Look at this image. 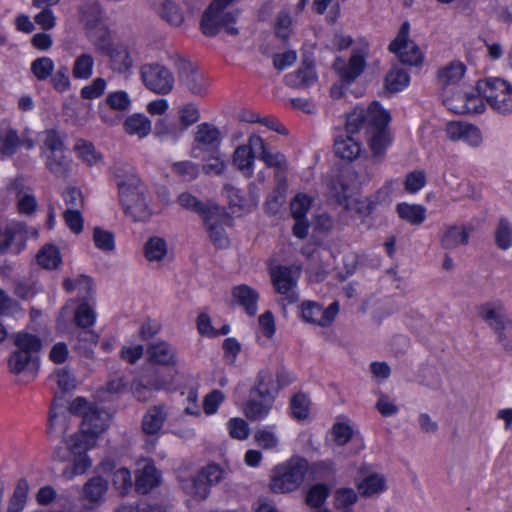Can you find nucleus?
Wrapping results in <instances>:
<instances>
[{
  "label": "nucleus",
  "mask_w": 512,
  "mask_h": 512,
  "mask_svg": "<svg viewBox=\"0 0 512 512\" xmlns=\"http://www.w3.org/2000/svg\"><path fill=\"white\" fill-rule=\"evenodd\" d=\"M69 413L82 417L80 429L64 439V447L57 448L53 459L69 461L70 467L63 471L67 479L82 475L91 467L92 461L87 452L95 448L98 441L109 427L110 415L96 409L82 397H77L69 404Z\"/></svg>",
  "instance_id": "f257e3e1"
},
{
  "label": "nucleus",
  "mask_w": 512,
  "mask_h": 512,
  "mask_svg": "<svg viewBox=\"0 0 512 512\" xmlns=\"http://www.w3.org/2000/svg\"><path fill=\"white\" fill-rule=\"evenodd\" d=\"M120 203L124 212L135 221H145L152 211L147 189L134 169L126 163H116L113 167Z\"/></svg>",
  "instance_id": "f03ea898"
},
{
  "label": "nucleus",
  "mask_w": 512,
  "mask_h": 512,
  "mask_svg": "<svg viewBox=\"0 0 512 512\" xmlns=\"http://www.w3.org/2000/svg\"><path fill=\"white\" fill-rule=\"evenodd\" d=\"M178 202L183 208L201 216L208 237L216 247L224 248L229 245L226 230L232 227L233 218L224 207L214 202H201L189 193L180 194Z\"/></svg>",
  "instance_id": "7ed1b4c3"
},
{
  "label": "nucleus",
  "mask_w": 512,
  "mask_h": 512,
  "mask_svg": "<svg viewBox=\"0 0 512 512\" xmlns=\"http://www.w3.org/2000/svg\"><path fill=\"white\" fill-rule=\"evenodd\" d=\"M237 1L211 0L200 18L199 28L202 34L207 37H215L224 31L229 35H237L241 10L230 8Z\"/></svg>",
  "instance_id": "20e7f679"
},
{
  "label": "nucleus",
  "mask_w": 512,
  "mask_h": 512,
  "mask_svg": "<svg viewBox=\"0 0 512 512\" xmlns=\"http://www.w3.org/2000/svg\"><path fill=\"white\" fill-rule=\"evenodd\" d=\"M310 470L309 462L299 456H293L273 467L269 488L273 493L286 494L298 490Z\"/></svg>",
  "instance_id": "39448f33"
},
{
  "label": "nucleus",
  "mask_w": 512,
  "mask_h": 512,
  "mask_svg": "<svg viewBox=\"0 0 512 512\" xmlns=\"http://www.w3.org/2000/svg\"><path fill=\"white\" fill-rule=\"evenodd\" d=\"M485 107L488 105L498 115L512 114V83L499 76H488L478 80Z\"/></svg>",
  "instance_id": "423d86ee"
},
{
  "label": "nucleus",
  "mask_w": 512,
  "mask_h": 512,
  "mask_svg": "<svg viewBox=\"0 0 512 512\" xmlns=\"http://www.w3.org/2000/svg\"><path fill=\"white\" fill-rule=\"evenodd\" d=\"M444 105L456 114H479L485 111L482 93L475 86H461L446 89L442 94Z\"/></svg>",
  "instance_id": "0eeeda50"
},
{
  "label": "nucleus",
  "mask_w": 512,
  "mask_h": 512,
  "mask_svg": "<svg viewBox=\"0 0 512 512\" xmlns=\"http://www.w3.org/2000/svg\"><path fill=\"white\" fill-rule=\"evenodd\" d=\"M478 315L494 331L498 343L507 351H512V318L500 302H486L478 307Z\"/></svg>",
  "instance_id": "6e6552de"
},
{
  "label": "nucleus",
  "mask_w": 512,
  "mask_h": 512,
  "mask_svg": "<svg viewBox=\"0 0 512 512\" xmlns=\"http://www.w3.org/2000/svg\"><path fill=\"white\" fill-rule=\"evenodd\" d=\"M41 156L49 171L56 176H63L69 169L65 156L63 141L54 130H46L39 134Z\"/></svg>",
  "instance_id": "1a4fd4ad"
},
{
  "label": "nucleus",
  "mask_w": 512,
  "mask_h": 512,
  "mask_svg": "<svg viewBox=\"0 0 512 512\" xmlns=\"http://www.w3.org/2000/svg\"><path fill=\"white\" fill-rule=\"evenodd\" d=\"M390 120V113L378 102H373L367 109L357 107L347 116V130L352 133L358 132L363 124L367 131L387 129Z\"/></svg>",
  "instance_id": "9d476101"
},
{
  "label": "nucleus",
  "mask_w": 512,
  "mask_h": 512,
  "mask_svg": "<svg viewBox=\"0 0 512 512\" xmlns=\"http://www.w3.org/2000/svg\"><path fill=\"white\" fill-rule=\"evenodd\" d=\"M140 78L144 87L157 95H168L175 87L173 72L160 63L143 64L140 67Z\"/></svg>",
  "instance_id": "9b49d317"
},
{
  "label": "nucleus",
  "mask_w": 512,
  "mask_h": 512,
  "mask_svg": "<svg viewBox=\"0 0 512 512\" xmlns=\"http://www.w3.org/2000/svg\"><path fill=\"white\" fill-rule=\"evenodd\" d=\"M74 314V322L80 328H88L96 322L95 304L92 300H69L61 309L57 320V328L61 332L67 331L70 314Z\"/></svg>",
  "instance_id": "f8f14e48"
},
{
  "label": "nucleus",
  "mask_w": 512,
  "mask_h": 512,
  "mask_svg": "<svg viewBox=\"0 0 512 512\" xmlns=\"http://www.w3.org/2000/svg\"><path fill=\"white\" fill-rule=\"evenodd\" d=\"M389 50L406 65L418 66L424 59L422 50L410 38V26L406 22L401 25L395 38L389 44Z\"/></svg>",
  "instance_id": "ddd939ff"
},
{
  "label": "nucleus",
  "mask_w": 512,
  "mask_h": 512,
  "mask_svg": "<svg viewBox=\"0 0 512 512\" xmlns=\"http://www.w3.org/2000/svg\"><path fill=\"white\" fill-rule=\"evenodd\" d=\"M132 108V98L125 90L110 91L99 107V117L108 126L118 125Z\"/></svg>",
  "instance_id": "4468645a"
},
{
  "label": "nucleus",
  "mask_w": 512,
  "mask_h": 512,
  "mask_svg": "<svg viewBox=\"0 0 512 512\" xmlns=\"http://www.w3.org/2000/svg\"><path fill=\"white\" fill-rule=\"evenodd\" d=\"M300 274L301 268L298 266H276L270 271L272 284L286 304H292L299 298L295 289Z\"/></svg>",
  "instance_id": "2eb2a0df"
},
{
  "label": "nucleus",
  "mask_w": 512,
  "mask_h": 512,
  "mask_svg": "<svg viewBox=\"0 0 512 512\" xmlns=\"http://www.w3.org/2000/svg\"><path fill=\"white\" fill-rule=\"evenodd\" d=\"M355 485L358 493L363 497H375L388 489L386 476L371 464L359 466L355 477Z\"/></svg>",
  "instance_id": "dca6fc26"
},
{
  "label": "nucleus",
  "mask_w": 512,
  "mask_h": 512,
  "mask_svg": "<svg viewBox=\"0 0 512 512\" xmlns=\"http://www.w3.org/2000/svg\"><path fill=\"white\" fill-rule=\"evenodd\" d=\"M264 148V140L259 135L249 136L247 143L236 147L232 155V163L240 173L250 178L254 173L255 155Z\"/></svg>",
  "instance_id": "f3484780"
},
{
  "label": "nucleus",
  "mask_w": 512,
  "mask_h": 512,
  "mask_svg": "<svg viewBox=\"0 0 512 512\" xmlns=\"http://www.w3.org/2000/svg\"><path fill=\"white\" fill-rule=\"evenodd\" d=\"M222 137L220 130L212 124L202 123L196 127L193 157H204L205 154L217 153L220 150Z\"/></svg>",
  "instance_id": "a211bd4d"
},
{
  "label": "nucleus",
  "mask_w": 512,
  "mask_h": 512,
  "mask_svg": "<svg viewBox=\"0 0 512 512\" xmlns=\"http://www.w3.org/2000/svg\"><path fill=\"white\" fill-rule=\"evenodd\" d=\"M339 312V304L331 303L325 309L314 301H304L299 306V314L301 319L309 324L320 327H328L335 320Z\"/></svg>",
  "instance_id": "6ab92c4d"
},
{
  "label": "nucleus",
  "mask_w": 512,
  "mask_h": 512,
  "mask_svg": "<svg viewBox=\"0 0 512 512\" xmlns=\"http://www.w3.org/2000/svg\"><path fill=\"white\" fill-rule=\"evenodd\" d=\"M173 376L156 375L152 379L137 378L131 385V392L138 401L150 400L156 391H175L177 387L173 383Z\"/></svg>",
  "instance_id": "aec40b11"
},
{
  "label": "nucleus",
  "mask_w": 512,
  "mask_h": 512,
  "mask_svg": "<svg viewBox=\"0 0 512 512\" xmlns=\"http://www.w3.org/2000/svg\"><path fill=\"white\" fill-rule=\"evenodd\" d=\"M366 56V49H353L349 61L338 58L334 62L333 69L342 82L350 84L364 71Z\"/></svg>",
  "instance_id": "412c9836"
},
{
  "label": "nucleus",
  "mask_w": 512,
  "mask_h": 512,
  "mask_svg": "<svg viewBox=\"0 0 512 512\" xmlns=\"http://www.w3.org/2000/svg\"><path fill=\"white\" fill-rule=\"evenodd\" d=\"M179 79L184 89L195 97H205L210 91L209 78L195 65H185L179 73Z\"/></svg>",
  "instance_id": "4be33fe9"
},
{
  "label": "nucleus",
  "mask_w": 512,
  "mask_h": 512,
  "mask_svg": "<svg viewBox=\"0 0 512 512\" xmlns=\"http://www.w3.org/2000/svg\"><path fill=\"white\" fill-rule=\"evenodd\" d=\"M152 5L156 14L173 28H185L188 14H193L188 3H186L188 13L174 0H155Z\"/></svg>",
  "instance_id": "5701e85b"
},
{
  "label": "nucleus",
  "mask_w": 512,
  "mask_h": 512,
  "mask_svg": "<svg viewBox=\"0 0 512 512\" xmlns=\"http://www.w3.org/2000/svg\"><path fill=\"white\" fill-rule=\"evenodd\" d=\"M331 435L334 443L344 446L350 441L356 446L355 452L361 451L364 447V440L357 431L352 420L345 415H338L332 426Z\"/></svg>",
  "instance_id": "b1692460"
},
{
  "label": "nucleus",
  "mask_w": 512,
  "mask_h": 512,
  "mask_svg": "<svg viewBox=\"0 0 512 512\" xmlns=\"http://www.w3.org/2000/svg\"><path fill=\"white\" fill-rule=\"evenodd\" d=\"M445 134L453 142H462L470 147H479L483 142L481 130L467 122L452 121L446 124Z\"/></svg>",
  "instance_id": "393cba45"
},
{
  "label": "nucleus",
  "mask_w": 512,
  "mask_h": 512,
  "mask_svg": "<svg viewBox=\"0 0 512 512\" xmlns=\"http://www.w3.org/2000/svg\"><path fill=\"white\" fill-rule=\"evenodd\" d=\"M288 383L289 380L283 374L271 369H262L259 371L251 391H254L256 395L271 396L275 400L278 392Z\"/></svg>",
  "instance_id": "a878e982"
},
{
  "label": "nucleus",
  "mask_w": 512,
  "mask_h": 512,
  "mask_svg": "<svg viewBox=\"0 0 512 512\" xmlns=\"http://www.w3.org/2000/svg\"><path fill=\"white\" fill-rule=\"evenodd\" d=\"M22 223L8 222L0 225V252L18 254L25 249Z\"/></svg>",
  "instance_id": "bb28decb"
},
{
  "label": "nucleus",
  "mask_w": 512,
  "mask_h": 512,
  "mask_svg": "<svg viewBox=\"0 0 512 512\" xmlns=\"http://www.w3.org/2000/svg\"><path fill=\"white\" fill-rule=\"evenodd\" d=\"M135 473V486L141 493H148L161 482V475L150 459L139 460Z\"/></svg>",
  "instance_id": "cd10ccee"
},
{
  "label": "nucleus",
  "mask_w": 512,
  "mask_h": 512,
  "mask_svg": "<svg viewBox=\"0 0 512 512\" xmlns=\"http://www.w3.org/2000/svg\"><path fill=\"white\" fill-rule=\"evenodd\" d=\"M274 399L271 396L256 395L250 391L248 401L244 404L243 413L251 421H261L270 414Z\"/></svg>",
  "instance_id": "c85d7f7f"
},
{
  "label": "nucleus",
  "mask_w": 512,
  "mask_h": 512,
  "mask_svg": "<svg viewBox=\"0 0 512 512\" xmlns=\"http://www.w3.org/2000/svg\"><path fill=\"white\" fill-rule=\"evenodd\" d=\"M258 300V292L246 284L234 286L231 290L230 305L241 307L250 316L256 314Z\"/></svg>",
  "instance_id": "c756f323"
},
{
  "label": "nucleus",
  "mask_w": 512,
  "mask_h": 512,
  "mask_svg": "<svg viewBox=\"0 0 512 512\" xmlns=\"http://www.w3.org/2000/svg\"><path fill=\"white\" fill-rule=\"evenodd\" d=\"M199 383L192 377L187 378L183 387L180 388V394L183 397V412L187 416L200 417L202 415L199 402Z\"/></svg>",
  "instance_id": "7c9ffc66"
},
{
  "label": "nucleus",
  "mask_w": 512,
  "mask_h": 512,
  "mask_svg": "<svg viewBox=\"0 0 512 512\" xmlns=\"http://www.w3.org/2000/svg\"><path fill=\"white\" fill-rule=\"evenodd\" d=\"M147 355L149 361L153 364L176 367L179 363L176 349L164 341L151 344L147 350Z\"/></svg>",
  "instance_id": "2f4dec72"
},
{
  "label": "nucleus",
  "mask_w": 512,
  "mask_h": 512,
  "mask_svg": "<svg viewBox=\"0 0 512 512\" xmlns=\"http://www.w3.org/2000/svg\"><path fill=\"white\" fill-rule=\"evenodd\" d=\"M87 37L95 51L106 56L118 43L114 41L109 29L103 24L87 28Z\"/></svg>",
  "instance_id": "473e14b6"
},
{
  "label": "nucleus",
  "mask_w": 512,
  "mask_h": 512,
  "mask_svg": "<svg viewBox=\"0 0 512 512\" xmlns=\"http://www.w3.org/2000/svg\"><path fill=\"white\" fill-rule=\"evenodd\" d=\"M357 132H348L346 135L337 137L334 143L335 154L347 161L356 159L361 153V143L359 138L355 135Z\"/></svg>",
  "instance_id": "72a5a7b5"
},
{
  "label": "nucleus",
  "mask_w": 512,
  "mask_h": 512,
  "mask_svg": "<svg viewBox=\"0 0 512 512\" xmlns=\"http://www.w3.org/2000/svg\"><path fill=\"white\" fill-rule=\"evenodd\" d=\"M8 368L14 374L29 372L34 374L39 367L38 356L15 349L9 356Z\"/></svg>",
  "instance_id": "f704fd0d"
},
{
  "label": "nucleus",
  "mask_w": 512,
  "mask_h": 512,
  "mask_svg": "<svg viewBox=\"0 0 512 512\" xmlns=\"http://www.w3.org/2000/svg\"><path fill=\"white\" fill-rule=\"evenodd\" d=\"M143 255L150 263H163L170 258L171 253L164 238L152 236L144 243Z\"/></svg>",
  "instance_id": "c9c22d12"
},
{
  "label": "nucleus",
  "mask_w": 512,
  "mask_h": 512,
  "mask_svg": "<svg viewBox=\"0 0 512 512\" xmlns=\"http://www.w3.org/2000/svg\"><path fill=\"white\" fill-rule=\"evenodd\" d=\"M166 406H153L147 410L142 419V430L147 435H158L167 419Z\"/></svg>",
  "instance_id": "e433bc0d"
},
{
  "label": "nucleus",
  "mask_w": 512,
  "mask_h": 512,
  "mask_svg": "<svg viewBox=\"0 0 512 512\" xmlns=\"http://www.w3.org/2000/svg\"><path fill=\"white\" fill-rule=\"evenodd\" d=\"M110 68L119 74H125L133 68V58L124 44L118 43L107 55Z\"/></svg>",
  "instance_id": "4c0bfd02"
},
{
  "label": "nucleus",
  "mask_w": 512,
  "mask_h": 512,
  "mask_svg": "<svg viewBox=\"0 0 512 512\" xmlns=\"http://www.w3.org/2000/svg\"><path fill=\"white\" fill-rule=\"evenodd\" d=\"M466 66L463 62L455 60L442 67L438 72L439 83L446 89L457 87V83L464 77Z\"/></svg>",
  "instance_id": "58836bf2"
},
{
  "label": "nucleus",
  "mask_w": 512,
  "mask_h": 512,
  "mask_svg": "<svg viewBox=\"0 0 512 512\" xmlns=\"http://www.w3.org/2000/svg\"><path fill=\"white\" fill-rule=\"evenodd\" d=\"M35 261L45 270H56L62 265L63 257L57 245L47 243L38 250Z\"/></svg>",
  "instance_id": "ea45409f"
},
{
  "label": "nucleus",
  "mask_w": 512,
  "mask_h": 512,
  "mask_svg": "<svg viewBox=\"0 0 512 512\" xmlns=\"http://www.w3.org/2000/svg\"><path fill=\"white\" fill-rule=\"evenodd\" d=\"M330 490L325 484L319 483L311 486L305 495V503L312 512H331L326 506Z\"/></svg>",
  "instance_id": "a19ab883"
},
{
  "label": "nucleus",
  "mask_w": 512,
  "mask_h": 512,
  "mask_svg": "<svg viewBox=\"0 0 512 512\" xmlns=\"http://www.w3.org/2000/svg\"><path fill=\"white\" fill-rule=\"evenodd\" d=\"M358 498V493L351 487L336 489L333 494V510L331 512H354Z\"/></svg>",
  "instance_id": "79ce46f5"
},
{
  "label": "nucleus",
  "mask_w": 512,
  "mask_h": 512,
  "mask_svg": "<svg viewBox=\"0 0 512 512\" xmlns=\"http://www.w3.org/2000/svg\"><path fill=\"white\" fill-rule=\"evenodd\" d=\"M317 74L312 63L304 61L300 68L286 76V81L290 86L297 88H307L317 82Z\"/></svg>",
  "instance_id": "37998d69"
},
{
  "label": "nucleus",
  "mask_w": 512,
  "mask_h": 512,
  "mask_svg": "<svg viewBox=\"0 0 512 512\" xmlns=\"http://www.w3.org/2000/svg\"><path fill=\"white\" fill-rule=\"evenodd\" d=\"M396 212L400 219L414 226L421 225L427 216V210L423 205L407 202L397 204Z\"/></svg>",
  "instance_id": "c03bdc74"
},
{
  "label": "nucleus",
  "mask_w": 512,
  "mask_h": 512,
  "mask_svg": "<svg viewBox=\"0 0 512 512\" xmlns=\"http://www.w3.org/2000/svg\"><path fill=\"white\" fill-rule=\"evenodd\" d=\"M108 483L102 477L91 478L83 487L82 500L90 504H99L104 500Z\"/></svg>",
  "instance_id": "a18cd8bd"
},
{
  "label": "nucleus",
  "mask_w": 512,
  "mask_h": 512,
  "mask_svg": "<svg viewBox=\"0 0 512 512\" xmlns=\"http://www.w3.org/2000/svg\"><path fill=\"white\" fill-rule=\"evenodd\" d=\"M468 241V233L464 226L450 225L443 229L440 245L444 249H455Z\"/></svg>",
  "instance_id": "49530a36"
},
{
  "label": "nucleus",
  "mask_w": 512,
  "mask_h": 512,
  "mask_svg": "<svg viewBox=\"0 0 512 512\" xmlns=\"http://www.w3.org/2000/svg\"><path fill=\"white\" fill-rule=\"evenodd\" d=\"M124 131L131 136L144 138L151 132V121L144 114L134 113L123 122Z\"/></svg>",
  "instance_id": "de8ad7c7"
},
{
  "label": "nucleus",
  "mask_w": 512,
  "mask_h": 512,
  "mask_svg": "<svg viewBox=\"0 0 512 512\" xmlns=\"http://www.w3.org/2000/svg\"><path fill=\"white\" fill-rule=\"evenodd\" d=\"M181 487L188 496L196 501H203L210 494L209 485L200 475L181 480Z\"/></svg>",
  "instance_id": "09e8293b"
},
{
  "label": "nucleus",
  "mask_w": 512,
  "mask_h": 512,
  "mask_svg": "<svg viewBox=\"0 0 512 512\" xmlns=\"http://www.w3.org/2000/svg\"><path fill=\"white\" fill-rule=\"evenodd\" d=\"M289 410L295 420L299 422L309 420L312 411L310 398L304 393L295 394L290 400Z\"/></svg>",
  "instance_id": "8fccbe9b"
},
{
  "label": "nucleus",
  "mask_w": 512,
  "mask_h": 512,
  "mask_svg": "<svg viewBox=\"0 0 512 512\" xmlns=\"http://www.w3.org/2000/svg\"><path fill=\"white\" fill-rule=\"evenodd\" d=\"M410 83L408 72L398 66H394L385 77V88L391 93L403 91Z\"/></svg>",
  "instance_id": "3c124183"
},
{
  "label": "nucleus",
  "mask_w": 512,
  "mask_h": 512,
  "mask_svg": "<svg viewBox=\"0 0 512 512\" xmlns=\"http://www.w3.org/2000/svg\"><path fill=\"white\" fill-rule=\"evenodd\" d=\"M13 341L16 349L37 355L42 348L41 339L27 330H21L14 334Z\"/></svg>",
  "instance_id": "603ef678"
},
{
  "label": "nucleus",
  "mask_w": 512,
  "mask_h": 512,
  "mask_svg": "<svg viewBox=\"0 0 512 512\" xmlns=\"http://www.w3.org/2000/svg\"><path fill=\"white\" fill-rule=\"evenodd\" d=\"M74 152L78 158L89 166L98 165L103 159L102 154L96 150L93 143L84 139H79L76 142Z\"/></svg>",
  "instance_id": "864d4df0"
},
{
  "label": "nucleus",
  "mask_w": 512,
  "mask_h": 512,
  "mask_svg": "<svg viewBox=\"0 0 512 512\" xmlns=\"http://www.w3.org/2000/svg\"><path fill=\"white\" fill-rule=\"evenodd\" d=\"M255 443L264 450L277 451L280 446V438L272 426H265L255 431Z\"/></svg>",
  "instance_id": "5fc2aeb1"
},
{
  "label": "nucleus",
  "mask_w": 512,
  "mask_h": 512,
  "mask_svg": "<svg viewBox=\"0 0 512 512\" xmlns=\"http://www.w3.org/2000/svg\"><path fill=\"white\" fill-rule=\"evenodd\" d=\"M369 146L375 157L382 156L391 144L388 129L368 130Z\"/></svg>",
  "instance_id": "6e6d98bb"
},
{
  "label": "nucleus",
  "mask_w": 512,
  "mask_h": 512,
  "mask_svg": "<svg viewBox=\"0 0 512 512\" xmlns=\"http://www.w3.org/2000/svg\"><path fill=\"white\" fill-rule=\"evenodd\" d=\"M68 416L65 409L53 402L49 413V430L51 433L61 434L68 429Z\"/></svg>",
  "instance_id": "4d7b16f0"
},
{
  "label": "nucleus",
  "mask_w": 512,
  "mask_h": 512,
  "mask_svg": "<svg viewBox=\"0 0 512 512\" xmlns=\"http://www.w3.org/2000/svg\"><path fill=\"white\" fill-rule=\"evenodd\" d=\"M227 198L229 200V207L234 214L241 215L251 210L256 205V202L246 200L241 191L234 187H227L225 189Z\"/></svg>",
  "instance_id": "13d9d810"
},
{
  "label": "nucleus",
  "mask_w": 512,
  "mask_h": 512,
  "mask_svg": "<svg viewBox=\"0 0 512 512\" xmlns=\"http://www.w3.org/2000/svg\"><path fill=\"white\" fill-rule=\"evenodd\" d=\"M93 69V56L89 53H81L74 60L72 74L75 79L87 80L93 75Z\"/></svg>",
  "instance_id": "bf43d9fd"
},
{
  "label": "nucleus",
  "mask_w": 512,
  "mask_h": 512,
  "mask_svg": "<svg viewBox=\"0 0 512 512\" xmlns=\"http://www.w3.org/2000/svg\"><path fill=\"white\" fill-rule=\"evenodd\" d=\"M276 332L275 318L270 311H266L258 318V338L265 345L270 342Z\"/></svg>",
  "instance_id": "052dcab7"
},
{
  "label": "nucleus",
  "mask_w": 512,
  "mask_h": 512,
  "mask_svg": "<svg viewBox=\"0 0 512 512\" xmlns=\"http://www.w3.org/2000/svg\"><path fill=\"white\" fill-rule=\"evenodd\" d=\"M112 485L119 495H127L133 485L130 470L125 467L116 469L112 474Z\"/></svg>",
  "instance_id": "680f3d73"
},
{
  "label": "nucleus",
  "mask_w": 512,
  "mask_h": 512,
  "mask_svg": "<svg viewBox=\"0 0 512 512\" xmlns=\"http://www.w3.org/2000/svg\"><path fill=\"white\" fill-rule=\"evenodd\" d=\"M54 68V61L47 56L33 60L30 65L31 73L39 81L47 80L52 75Z\"/></svg>",
  "instance_id": "e2e57ef3"
},
{
  "label": "nucleus",
  "mask_w": 512,
  "mask_h": 512,
  "mask_svg": "<svg viewBox=\"0 0 512 512\" xmlns=\"http://www.w3.org/2000/svg\"><path fill=\"white\" fill-rule=\"evenodd\" d=\"M225 399V394L218 389H214L205 394L202 399V413H204L206 416L215 415Z\"/></svg>",
  "instance_id": "0e129e2a"
},
{
  "label": "nucleus",
  "mask_w": 512,
  "mask_h": 512,
  "mask_svg": "<svg viewBox=\"0 0 512 512\" xmlns=\"http://www.w3.org/2000/svg\"><path fill=\"white\" fill-rule=\"evenodd\" d=\"M204 161L203 170L207 174L220 175L226 169V162L220 150L217 153L205 154L204 157H197Z\"/></svg>",
  "instance_id": "69168bd1"
},
{
  "label": "nucleus",
  "mask_w": 512,
  "mask_h": 512,
  "mask_svg": "<svg viewBox=\"0 0 512 512\" xmlns=\"http://www.w3.org/2000/svg\"><path fill=\"white\" fill-rule=\"evenodd\" d=\"M93 243L97 249L103 252H113L115 250L114 234L101 227L94 228Z\"/></svg>",
  "instance_id": "338daca9"
},
{
  "label": "nucleus",
  "mask_w": 512,
  "mask_h": 512,
  "mask_svg": "<svg viewBox=\"0 0 512 512\" xmlns=\"http://www.w3.org/2000/svg\"><path fill=\"white\" fill-rule=\"evenodd\" d=\"M29 493V484L26 479H20L16 485L10 504L11 512H21L26 504Z\"/></svg>",
  "instance_id": "774afa93"
}]
</instances>
